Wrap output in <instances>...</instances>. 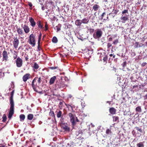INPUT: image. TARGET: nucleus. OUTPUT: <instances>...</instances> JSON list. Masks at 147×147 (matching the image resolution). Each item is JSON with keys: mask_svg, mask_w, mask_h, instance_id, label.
<instances>
[{"mask_svg": "<svg viewBox=\"0 0 147 147\" xmlns=\"http://www.w3.org/2000/svg\"><path fill=\"white\" fill-rule=\"evenodd\" d=\"M14 93V90H13L11 92V96L9 98V102L10 107L9 110L8 117L11 119L14 113V102L13 99V97Z\"/></svg>", "mask_w": 147, "mask_h": 147, "instance_id": "obj_1", "label": "nucleus"}, {"mask_svg": "<svg viewBox=\"0 0 147 147\" xmlns=\"http://www.w3.org/2000/svg\"><path fill=\"white\" fill-rule=\"evenodd\" d=\"M41 82V77H38V76L36 77L32 81L31 83H29L30 85H31L34 90L36 92H38V89Z\"/></svg>", "mask_w": 147, "mask_h": 147, "instance_id": "obj_2", "label": "nucleus"}, {"mask_svg": "<svg viewBox=\"0 0 147 147\" xmlns=\"http://www.w3.org/2000/svg\"><path fill=\"white\" fill-rule=\"evenodd\" d=\"M68 115L70 118V122L73 127L76 125V122L79 121L77 117H76V115L75 114H73L72 113H69L68 114Z\"/></svg>", "mask_w": 147, "mask_h": 147, "instance_id": "obj_3", "label": "nucleus"}, {"mask_svg": "<svg viewBox=\"0 0 147 147\" xmlns=\"http://www.w3.org/2000/svg\"><path fill=\"white\" fill-rule=\"evenodd\" d=\"M28 42L32 47H34L35 46L36 44L35 36L33 34H32L29 36Z\"/></svg>", "mask_w": 147, "mask_h": 147, "instance_id": "obj_4", "label": "nucleus"}, {"mask_svg": "<svg viewBox=\"0 0 147 147\" xmlns=\"http://www.w3.org/2000/svg\"><path fill=\"white\" fill-rule=\"evenodd\" d=\"M102 32L100 29H98L96 32L94 33L93 36L96 39L99 38L101 37Z\"/></svg>", "mask_w": 147, "mask_h": 147, "instance_id": "obj_5", "label": "nucleus"}, {"mask_svg": "<svg viewBox=\"0 0 147 147\" xmlns=\"http://www.w3.org/2000/svg\"><path fill=\"white\" fill-rule=\"evenodd\" d=\"M65 86L63 82L60 81H57L55 85L56 89L63 88L65 87Z\"/></svg>", "mask_w": 147, "mask_h": 147, "instance_id": "obj_6", "label": "nucleus"}, {"mask_svg": "<svg viewBox=\"0 0 147 147\" xmlns=\"http://www.w3.org/2000/svg\"><path fill=\"white\" fill-rule=\"evenodd\" d=\"M14 40L13 41V47L14 48L16 49L18 48L19 43V38L17 37L14 36L13 38Z\"/></svg>", "mask_w": 147, "mask_h": 147, "instance_id": "obj_7", "label": "nucleus"}, {"mask_svg": "<svg viewBox=\"0 0 147 147\" xmlns=\"http://www.w3.org/2000/svg\"><path fill=\"white\" fill-rule=\"evenodd\" d=\"M16 66L18 67H21L22 66L23 64L22 60L20 57H18L16 59Z\"/></svg>", "mask_w": 147, "mask_h": 147, "instance_id": "obj_8", "label": "nucleus"}, {"mask_svg": "<svg viewBox=\"0 0 147 147\" xmlns=\"http://www.w3.org/2000/svg\"><path fill=\"white\" fill-rule=\"evenodd\" d=\"M3 55V61L6 62L8 60V56L7 52L5 50H4L2 53Z\"/></svg>", "mask_w": 147, "mask_h": 147, "instance_id": "obj_9", "label": "nucleus"}, {"mask_svg": "<svg viewBox=\"0 0 147 147\" xmlns=\"http://www.w3.org/2000/svg\"><path fill=\"white\" fill-rule=\"evenodd\" d=\"M31 76L29 73H27L25 74L22 77L23 81L24 82H26L27 80L31 78Z\"/></svg>", "mask_w": 147, "mask_h": 147, "instance_id": "obj_10", "label": "nucleus"}, {"mask_svg": "<svg viewBox=\"0 0 147 147\" xmlns=\"http://www.w3.org/2000/svg\"><path fill=\"white\" fill-rule=\"evenodd\" d=\"M62 128L65 131H70V128L67 125V124H62L61 125Z\"/></svg>", "mask_w": 147, "mask_h": 147, "instance_id": "obj_11", "label": "nucleus"}, {"mask_svg": "<svg viewBox=\"0 0 147 147\" xmlns=\"http://www.w3.org/2000/svg\"><path fill=\"white\" fill-rule=\"evenodd\" d=\"M39 67V65L36 63H34L32 66L34 72H36L37 71V69H38Z\"/></svg>", "mask_w": 147, "mask_h": 147, "instance_id": "obj_12", "label": "nucleus"}, {"mask_svg": "<svg viewBox=\"0 0 147 147\" xmlns=\"http://www.w3.org/2000/svg\"><path fill=\"white\" fill-rule=\"evenodd\" d=\"M29 21L31 24L30 25L33 27L35 26L36 23L34 21V20L32 17L29 18Z\"/></svg>", "mask_w": 147, "mask_h": 147, "instance_id": "obj_13", "label": "nucleus"}, {"mask_svg": "<svg viewBox=\"0 0 147 147\" xmlns=\"http://www.w3.org/2000/svg\"><path fill=\"white\" fill-rule=\"evenodd\" d=\"M109 113L112 115L115 114L116 113V110L114 107H111L109 109Z\"/></svg>", "mask_w": 147, "mask_h": 147, "instance_id": "obj_14", "label": "nucleus"}, {"mask_svg": "<svg viewBox=\"0 0 147 147\" xmlns=\"http://www.w3.org/2000/svg\"><path fill=\"white\" fill-rule=\"evenodd\" d=\"M23 29L24 32L26 33H28L30 31V28L27 25L25 24L23 27Z\"/></svg>", "mask_w": 147, "mask_h": 147, "instance_id": "obj_15", "label": "nucleus"}, {"mask_svg": "<svg viewBox=\"0 0 147 147\" xmlns=\"http://www.w3.org/2000/svg\"><path fill=\"white\" fill-rule=\"evenodd\" d=\"M37 25L38 26L39 29L41 30L43 28V25L42 24L41 21L38 20L37 22Z\"/></svg>", "mask_w": 147, "mask_h": 147, "instance_id": "obj_16", "label": "nucleus"}, {"mask_svg": "<svg viewBox=\"0 0 147 147\" xmlns=\"http://www.w3.org/2000/svg\"><path fill=\"white\" fill-rule=\"evenodd\" d=\"M56 78V77L55 76H53L50 79L49 82L50 84L52 85L54 83Z\"/></svg>", "mask_w": 147, "mask_h": 147, "instance_id": "obj_17", "label": "nucleus"}, {"mask_svg": "<svg viewBox=\"0 0 147 147\" xmlns=\"http://www.w3.org/2000/svg\"><path fill=\"white\" fill-rule=\"evenodd\" d=\"M16 29H17V31L18 34L19 35H22L23 32V31L22 29L21 28H18V27H16Z\"/></svg>", "mask_w": 147, "mask_h": 147, "instance_id": "obj_18", "label": "nucleus"}, {"mask_svg": "<svg viewBox=\"0 0 147 147\" xmlns=\"http://www.w3.org/2000/svg\"><path fill=\"white\" fill-rule=\"evenodd\" d=\"M82 21L80 20H77L75 22V24L78 26H80L82 24Z\"/></svg>", "mask_w": 147, "mask_h": 147, "instance_id": "obj_19", "label": "nucleus"}, {"mask_svg": "<svg viewBox=\"0 0 147 147\" xmlns=\"http://www.w3.org/2000/svg\"><path fill=\"white\" fill-rule=\"evenodd\" d=\"M81 21L82 23L87 24L89 22V20L88 18H84Z\"/></svg>", "mask_w": 147, "mask_h": 147, "instance_id": "obj_20", "label": "nucleus"}, {"mask_svg": "<svg viewBox=\"0 0 147 147\" xmlns=\"http://www.w3.org/2000/svg\"><path fill=\"white\" fill-rule=\"evenodd\" d=\"M113 122H116L117 123H118L119 122V117L118 116H113Z\"/></svg>", "mask_w": 147, "mask_h": 147, "instance_id": "obj_21", "label": "nucleus"}, {"mask_svg": "<svg viewBox=\"0 0 147 147\" xmlns=\"http://www.w3.org/2000/svg\"><path fill=\"white\" fill-rule=\"evenodd\" d=\"M100 6L99 5L97 4L94 5L93 7V9L94 11H96L99 8Z\"/></svg>", "mask_w": 147, "mask_h": 147, "instance_id": "obj_22", "label": "nucleus"}, {"mask_svg": "<svg viewBox=\"0 0 147 147\" xmlns=\"http://www.w3.org/2000/svg\"><path fill=\"white\" fill-rule=\"evenodd\" d=\"M13 54V57L14 59H16L18 57V52L14 51L12 53Z\"/></svg>", "mask_w": 147, "mask_h": 147, "instance_id": "obj_23", "label": "nucleus"}, {"mask_svg": "<svg viewBox=\"0 0 147 147\" xmlns=\"http://www.w3.org/2000/svg\"><path fill=\"white\" fill-rule=\"evenodd\" d=\"M121 19L123 20V21H124V22H122L125 23V22L128 20V17L126 16H122L121 17Z\"/></svg>", "mask_w": 147, "mask_h": 147, "instance_id": "obj_24", "label": "nucleus"}, {"mask_svg": "<svg viewBox=\"0 0 147 147\" xmlns=\"http://www.w3.org/2000/svg\"><path fill=\"white\" fill-rule=\"evenodd\" d=\"M62 112L61 111L59 110L57 113V116L58 118H60L62 116Z\"/></svg>", "mask_w": 147, "mask_h": 147, "instance_id": "obj_25", "label": "nucleus"}, {"mask_svg": "<svg viewBox=\"0 0 147 147\" xmlns=\"http://www.w3.org/2000/svg\"><path fill=\"white\" fill-rule=\"evenodd\" d=\"M25 117L24 115L21 114L20 115V120L21 121H23L24 120L25 118Z\"/></svg>", "mask_w": 147, "mask_h": 147, "instance_id": "obj_26", "label": "nucleus"}, {"mask_svg": "<svg viewBox=\"0 0 147 147\" xmlns=\"http://www.w3.org/2000/svg\"><path fill=\"white\" fill-rule=\"evenodd\" d=\"M136 111L137 112H140L142 111V109L140 106H138L136 108Z\"/></svg>", "mask_w": 147, "mask_h": 147, "instance_id": "obj_27", "label": "nucleus"}, {"mask_svg": "<svg viewBox=\"0 0 147 147\" xmlns=\"http://www.w3.org/2000/svg\"><path fill=\"white\" fill-rule=\"evenodd\" d=\"M33 117V115L32 114H29L27 116L28 119L29 120H31Z\"/></svg>", "mask_w": 147, "mask_h": 147, "instance_id": "obj_28", "label": "nucleus"}, {"mask_svg": "<svg viewBox=\"0 0 147 147\" xmlns=\"http://www.w3.org/2000/svg\"><path fill=\"white\" fill-rule=\"evenodd\" d=\"M106 133L107 134L111 135L112 133L111 129H107L106 131Z\"/></svg>", "mask_w": 147, "mask_h": 147, "instance_id": "obj_29", "label": "nucleus"}, {"mask_svg": "<svg viewBox=\"0 0 147 147\" xmlns=\"http://www.w3.org/2000/svg\"><path fill=\"white\" fill-rule=\"evenodd\" d=\"M138 147H144V145L142 142H141L138 143L137 144Z\"/></svg>", "mask_w": 147, "mask_h": 147, "instance_id": "obj_30", "label": "nucleus"}, {"mask_svg": "<svg viewBox=\"0 0 147 147\" xmlns=\"http://www.w3.org/2000/svg\"><path fill=\"white\" fill-rule=\"evenodd\" d=\"M58 40L56 37L54 36L52 39V42L55 43H56L57 42Z\"/></svg>", "mask_w": 147, "mask_h": 147, "instance_id": "obj_31", "label": "nucleus"}, {"mask_svg": "<svg viewBox=\"0 0 147 147\" xmlns=\"http://www.w3.org/2000/svg\"><path fill=\"white\" fill-rule=\"evenodd\" d=\"M61 26L60 24L56 26V28L57 30V32H58L61 30Z\"/></svg>", "mask_w": 147, "mask_h": 147, "instance_id": "obj_32", "label": "nucleus"}, {"mask_svg": "<svg viewBox=\"0 0 147 147\" xmlns=\"http://www.w3.org/2000/svg\"><path fill=\"white\" fill-rule=\"evenodd\" d=\"M7 119V117L5 114H4L3 115V120L2 121L3 122H5Z\"/></svg>", "mask_w": 147, "mask_h": 147, "instance_id": "obj_33", "label": "nucleus"}, {"mask_svg": "<svg viewBox=\"0 0 147 147\" xmlns=\"http://www.w3.org/2000/svg\"><path fill=\"white\" fill-rule=\"evenodd\" d=\"M42 36V34L40 32V34H39V36H38V43H40V41L41 40V38Z\"/></svg>", "mask_w": 147, "mask_h": 147, "instance_id": "obj_34", "label": "nucleus"}, {"mask_svg": "<svg viewBox=\"0 0 147 147\" xmlns=\"http://www.w3.org/2000/svg\"><path fill=\"white\" fill-rule=\"evenodd\" d=\"M135 128L136 130L138 131L139 132H142V130L141 128H140L139 127H136Z\"/></svg>", "mask_w": 147, "mask_h": 147, "instance_id": "obj_35", "label": "nucleus"}, {"mask_svg": "<svg viewBox=\"0 0 147 147\" xmlns=\"http://www.w3.org/2000/svg\"><path fill=\"white\" fill-rule=\"evenodd\" d=\"M65 105L66 106L67 108L69 109L70 108H72V107L71 106V105H69V104H67L65 103Z\"/></svg>", "mask_w": 147, "mask_h": 147, "instance_id": "obj_36", "label": "nucleus"}, {"mask_svg": "<svg viewBox=\"0 0 147 147\" xmlns=\"http://www.w3.org/2000/svg\"><path fill=\"white\" fill-rule=\"evenodd\" d=\"M106 14V13L105 12L103 13L101 15V19L102 20L103 19L104 20H106V19H103V17L104 15H105Z\"/></svg>", "mask_w": 147, "mask_h": 147, "instance_id": "obj_37", "label": "nucleus"}, {"mask_svg": "<svg viewBox=\"0 0 147 147\" xmlns=\"http://www.w3.org/2000/svg\"><path fill=\"white\" fill-rule=\"evenodd\" d=\"M50 114L51 116L55 117V114L53 111H51L50 112Z\"/></svg>", "mask_w": 147, "mask_h": 147, "instance_id": "obj_38", "label": "nucleus"}, {"mask_svg": "<svg viewBox=\"0 0 147 147\" xmlns=\"http://www.w3.org/2000/svg\"><path fill=\"white\" fill-rule=\"evenodd\" d=\"M40 43H38V49L37 50L38 51H40V50L41 49V48L40 47Z\"/></svg>", "mask_w": 147, "mask_h": 147, "instance_id": "obj_39", "label": "nucleus"}, {"mask_svg": "<svg viewBox=\"0 0 147 147\" xmlns=\"http://www.w3.org/2000/svg\"><path fill=\"white\" fill-rule=\"evenodd\" d=\"M58 68L57 67H49V68L51 69L54 70L57 69Z\"/></svg>", "mask_w": 147, "mask_h": 147, "instance_id": "obj_40", "label": "nucleus"}, {"mask_svg": "<svg viewBox=\"0 0 147 147\" xmlns=\"http://www.w3.org/2000/svg\"><path fill=\"white\" fill-rule=\"evenodd\" d=\"M128 13V10L126 9V10H125L124 11H123L122 12V13L123 14H124L126 13Z\"/></svg>", "mask_w": 147, "mask_h": 147, "instance_id": "obj_41", "label": "nucleus"}, {"mask_svg": "<svg viewBox=\"0 0 147 147\" xmlns=\"http://www.w3.org/2000/svg\"><path fill=\"white\" fill-rule=\"evenodd\" d=\"M108 57L107 56H106L104 57L103 58V60L104 62H105L106 63L107 62V59Z\"/></svg>", "mask_w": 147, "mask_h": 147, "instance_id": "obj_42", "label": "nucleus"}, {"mask_svg": "<svg viewBox=\"0 0 147 147\" xmlns=\"http://www.w3.org/2000/svg\"><path fill=\"white\" fill-rule=\"evenodd\" d=\"M118 42V39H116L113 42V44L114 45L117 44Z\"/></svg>", "mask_w": 147, "mask_h": 147, "instance_id": "obj_43", "label": "nucleus"}, {"mask_svg": "<svg viewBox=\"0 0 147 147\" xmlns=\"http://www.w3.org/2000/svg\"><path fill=\"white\" fill-rule=\"evenodd\" d=\"M45 31H46L48 30V25L46 23L45 25Z\"/></svg>", "mask_w": 147, "mask_h": 147, "instance_id": "obj_44", "label": "nucleus"}, {"mask_svg": "<svg viewBox=\"0 0 147 147\" xmlns=\"http://www.w3.org/2000/svg\"><path fill=\"white\" fill-rule=\"evenodd\" d=\"M126 64H127L126 62V61H125L123 62V63L122 64V66L123 67H125L126 66Z\"/></svg>", "mask_w": 147, "mask_h": 147, "instance_id": "obj_45", "label": "nucleus"}, {"mask_svg": "<svg viewBox=\"0 0 147 147\" xmlns=\"http://www.w3.org/2000/svg\"><path fill=\"white\" fill-rule=\"evenodd\" d=\"M111 46H112V45L111 43H108L107 44V47L108 49L110 48Z\"/></svg>", "mask_w": 147, "mask_h": 147, "instance_id": "obj_46", "label": "nucleus"}, {"mask_svg": "<svg viewBox=\"0 0 147 147\" xmlns=\"http://www.w3.org/2000/svg\"><path fill=\"white\" fill-rule=\"evenodd\" d=\"M146 62H144V63H143L142 64H141V66L142 67H144V66H145V65H146Z\"/></svg>", "mask_w": 147, "mask_h": 147, "instance_id": "obj_47", "label": "nucleus"}, {"mask_svg": "<svg viewBox=\"0 0 147 147\" xmlns=\"http://www.w3.org/2000/svg\"><path fill=\"white\" fill-rule=\"evenodd\" d=\"M71 106L72 107V108H71V110L72 111V112H73L74 113V112L75 111L74 110L73 108L75 107L74 105H71Z\"/></svg>", "mask_w": 147, "mask_h": 147, "instance_id": "obj_48", "label": "nucleus"}, {"mask_svg": "<svg viewBox=\"0 0 147 147\" xmlns=\"http://www.w3.org/2000/svg\"><path fill=\"white\" fill-rule=\"evenodd\" d=\"M28 5L30 7H32V4L31 2H29L28 3Z\"/></svg>", "mask_w": 147, "mask_h": 147, "instance_id": "obj_49", "label": "nucleus"}, {"mask_svg": "<svg viewBox=\"0 0 147 147\" xmlns=\"http://www.w3.org/2000/svg\"><path fill=\"white\" fill-rule=\"evenodd\" d=\"M139 44V43L138 42H136L135 43V45H136V47L137 48H138V47H140V46H138V45Z\"/></svg>", "mask_w": 147, "mask_h": 147, "instance_id": "obj_50", "label": "nucleus"}, {"mask_svg": "<svg viewBox=\"0 0 147 147\" xmlns=\"http://www.w3.org/2000/svg\"><path fill=\"white\" fill-rule=\"evenodd\" d=\"M118 11H119L118 10H115V11H114V14H117V13Z\"/></svg>", "mask_w": 147, "mask_h": 147, "instance_id": "obj_51", "label": "nucleus"}, {"mask_svg": "<svg viewBox=\"0 0 147 147\" xmlns=\"http://www.w3.org/2000/svg\"><path fill=\"white\" fill-rule=\"evenodd\" d=\"M112 40H113V38H111V37L109 39V41H112Z\"/></svg>", "mask_w": 147, "mask_h": 147, "instance_id": "obj_52", "label": "nucleus"}, {"mask_svg": "<svg viewBox=\"0 0 147 147\" xmlns=\"http://www.w3.org/2000/svg\"><path fill=\"white\" fill-rule=\"evenodd\" d=\"M144 99H147V94L145 96H144Z\"/></svg>", "mask_w": 147, "mask_h": 147, "instance_id": "obj_53", "label": "nucleus"}, {"mask_svg": "<svg viewBox=\"0 0 147 147\" xmlns=\"http://www.w3.org/2000/svg\"><path fill=\"white\" fill-rule=\"evenodd\" d=\"M138 87V85H134L133 86V88H137V87Z\"/></svg>", "mask_w": 147, "mask_h": 147, "instance_id": "obj_54", "label": "nucleus"}, {"mask_svg": "<svg viewBox=\"0 0 147 147\" xmlns=\"http://www.w3.org/2000/svg\"><path fill=\"white\" fill-rule=\"evenodd\" d=\"M53 96H57V95H58L57 94H55L54 93V92H53Z\"/></svg>", "mask_w": 147, "mask_h": 147, "instance_id": "obj_55", "label": "nucleus"}, {"mask_svg": "<svg viewBox=\"0 0 147 147\" xmlns=\"http://www.w3.org/2000/svg\"><path fill=\"white\" fill-rule=\"evenodd\" d=\"M45 9V7L43 6L42 7V9L43 10H44Z\"/></svg>", "mask_w": 147, "mask_h": 147, "instance_id": "obj_56", "label": "nucleus"}, {"mask_svg": "<svg viewBox=\"0 0 147 147\" xmlns=\"http://www.w3.org/2000/svg\"><path fill=\"white\" fill-rule=\"evenodd\" d=\"M111 102V101H107L106 102V103H109V104H110V103Z\"/></svg>", "mask_w": 147, "mask_h": 147, "instance_id": "obj_57", "label": "nucleus"}, {"mask_svg": "<svg viewBox=\"0 0 147 147\" xmlns=\"http://www.w3.org/2000/svg\"><path fill=\"white\" fill-rule=\"evenodd\" d=\"M113 54H110V55H109V56L111 57L113 56Z\"/></svg>", "mask_w": 147, "mask_h": 147, "instance_id": "obj_58", "label": "nucleus"}, {"mask_svg": "<svg viewBox=\"0 0 147 147\" xmlns=\"http://www.w3.org/2000/svg\"><path fill=\"white\" fill-rule=\"evenodd\" d=\"M0 147H5V146L3 145H1L0 146Z\"/></svg>", "mask_w": 147, "mask_h": 147, "instance_id": "obj_59", "label": "nucleus"}, {"mask_svg": "<svg viewBox=\"0 0 147 147\" xmlns=\"http://www.w3.org/2000/svg\"><path fill=\"white\" fill-rule=\"evenodd\" d=\"M63 104V102H60L59 104L60 105H62Z\"/></svg>", "mask_w": 147, "mask_h": 147, "instance_id": "obj_60", "label": "nucleus"}, {"mask_svg": "<svg viewBox=\"0 0 147 147\" xmlns=\"http://www.w3.org/2000/svg\"><path fill=\"white\" fill-rule=\"evenodd\" d=\"M115 57V55H113V58H114Z\"/></svg>", "mask_w": 147, "mask_h": 147, "instance_id": "obj_61", "label": "nucleus"}, {"mask_svg": "<svg viewBox=\"0 0 147 147\" xmlns=\"http://www.w3.org/2000/svg\"><path fill=\"white\" fill-rule=\"evenodd\" d=\"M28 58H26V61H27L28 60Z\"/></svg>", "mask_w": 147, "mask_h": 147, "instance_id": "obj_62", "label": "nucleus"}, {"mask_svg": "<svg viewBox=\"0 0 147 147\" xmlns=\"http://www.w3.org/2000/svg\"><path fill=\"white\" fill-rule=\"evenodd\" d=\"M123 100H125V98H123Z\"/></svg>", "mask_w": 147, "mask_h": 147, "instance_id": "obj_63", "label": "nucleus"}, {"mask_svg": "<svg viewBox=\"0 0 147 147\" xmlns=\"http://www.w3.org/2000/svg\"><path fill=\"white\" fill-rule=\"evenodd\" d=\"M108 17H107V19H108Z\"/></svg>", "mask_w": 147, "mask_h": 147, "instance_id": "obj_64", "label": "nucleus"}]
</instances>
